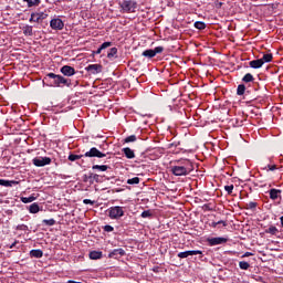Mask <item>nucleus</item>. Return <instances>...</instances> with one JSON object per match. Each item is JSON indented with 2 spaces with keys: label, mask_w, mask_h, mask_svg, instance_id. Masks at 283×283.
<instances>
[{
  "label": "nucleus",
  "mask_w": 283,
  "mask_h": 283,
  "mask_svg": "<svg viewBox=\"0 0 283 283\" xmlns=\"http://www.w3.org/2000/svg\"><path fill=\"white\" fill-rule=\"evenodd\" d=\"M170 171L174 176H189L193 171V163L189 159H179L170 167Z\"/></svg>",
  "instance_id": "1"
},
{
  "label": "nucleus",
  "mask_w": 283,
  "mask_h": 283,
  "mask_svg": "<svg viewBox=\"0 0 283 283\" xmlns=\"http://www.w3.org/2000/svg\"><path fill=\"white\" fill-rule=\"evenodd\" d=\"M43 83H46L48 87H70V85H72L71 80L54 73H48L43 78Z\"/></svg>",
  "instance_id": "2"
},
{
  "label": "nucleus",
  "mask_w": 283,
  "mask_h": 283,
  "mask_svg": "<svg viewBox=\"0 0 283 283\" xmlns=\"http://www.w3.org/2000/svg\"><path fill=\"white\" fill-rule=\"evenodd\" d=\"M83 156L85 158H105L106 155H105V153L98 150V148L92 147L84 155H74V154L69 155V160L71 163H74L76 160H81V158H83Z\"/></svg>",
  "instance_id": "3"
},
{
  "label": "nucleus",
  "mask_w": 283,
  "mask_h": 283,
  "mask_svg": "<svg viewBox=\"0 0 283 283\" xmlns=\"http://www.w3.org/2000/svg\"><path fill=\"white\" fill-rule=\"evenodd\" d=\"M108 218L111 220H120L125 216V208L120 206H113L107 209Z\"/></svg>",
  "instance_id": "4"
},
{
  "label": "nucleus",
  "mask_w": 283,
  "mask_h": 283,
  "mask_svg": "<svg viewBox=\"0 0 283 283\" xmlns=\"http://www.w3.org/2000/svg\"><path fill=\"white\" fill-rule=\"evenodd\" d=\"M119 6L127 14L136 12V8H138V3L134 0H124L119 3Z\"/></svg>",
  "instance_id": "5"
},
{
  "label": "nucleus",
  "mask_w": 283,
  "mask_h": 283,
  "mask_svg": "<svg viewBox=\"0 0 283 283\" xmlns=\"http://www.w3.org/2000/svg\"><path fill=\"white\" fill-rule=\"evenodd\" d=\"M163 52H165V48L157 46L155 49L145 50L142 53V56H145L146 59H154V56H156V54H163Z\"/></svg>",
  "instance_id": "6"
},
{
  "label": "nucleus",
  "mask_w": 283,
  "mask_h": 283,
  "mask_svg": "<svg viewBox=\"0 0 283 283\" xmlns=\"http://www.w3.org/2000/svg\"><path fill=\"white\" fill-rule=\"evenodd\" d=\"M34 167H45L52 165V158L50 157H35L32 159Z\"/></svg>",
  "instance_id": "7"
},
{
  "label": "nucleus",
  "mask_w": 283,
  "mask_h": 283,
  "mask_svg": "<svg viewBox=\"0 0 283 283\" xmlns=\"http://www.w3.org/2000/svg\"><path fill=\"white\" fill-rule=\"evenodd\" d=\"M207 242L209 247H218V244H227V242H229V239L224 237H214L208 238Z\"/></svg>",
  "instance_id": "8"
},
{
  "label": "nucleus",
  "mask_w": 283,
  "mask_h": 283,
  "mask_svg": "<svg viewBox=\"0 0 283 283\" xmlns=\"http://www.w3.org/2000/svg\"><path fill=\"white\" fill-rule=\"evenodd\" d=\"M44 19H48V13L35 12V13H31V18L29 19V21L30 23H41V21H44Z\"/></svg>",
  "instance_id": "9"
},
{
  "label": "nucleus",
  "mask_w": 283,
  "mask_h": 283,
  "mask_svg": "<svg viewBox=\"0 0 283 283\" xmlns=\"http://www.w3.org/2000/svg\"><path fill=\"white\" fill-rule=\"evenodd\" d=\"M82 180L83 182H90V185H92L93 182H101V176L90 172L88 175H83Z\"/></svg>",
  "instance_id": "10"
},
{
  "label": "nucleus",
  "mask_w": 283,
  "mask_h": 283,
  "mask_svg": "<svg viewBox=\"0 0 283 283\" xmlns=\"http://www.w3.org/2000/svg\"><path fill=\"white\" fill-rule=\"evenodd\" d=\"M50 28H52V30H63L65 28V23L61 18H54L50 21Z\"/></svg>",
  "instance_id": "11"
},
{
  "label": "nucleus",
  "mask_w": 283,
  "mask_h": 283,
  "mask_svg": "<svg viewBox=\"0 0 283 283\" xmlns=\"http://www.w3.org/2000/svg\"><path fill=\"white\" fill-rule=\"evenodd\" d=\"M85 71L88 72V74H101V72H103V65L90 64L85 67Z\"/></svg>",
  "instance_id": "12"
},
{
  "label": "nucleus",
  "mask_w": 283,
  "mask_h": 283,
  "mask_svg": "<svg viewBox=\"0 0 283 283\" xmlns=\"http://www.w3.org/2000/svg\"><path fill=\"white\" fill-rule=\"evenodd\" d=\"M190 255H202V251L200 250H188L185 252H179L177 254V258H180L181 260H185V258H189Z\"/></svg>",
  "instance_id": "13"
},
{
  "label": "nucleus",
  "mask_w": 283,
  "mask_h": 283,
  "mask_svg": "<svg viewBox=\"0 0 283 283\" xmlns=\"http://www.w3.org/2000/svg\"><path fill=\"white\" fill-rule=\"evenodd\" d=\"M60 72L64 75V76H74V74H76V70L70 65H64L61 67Z\"/></svg>",
  "instance_id": "14"
},
{
  "label": "nucleus",
  "mask_w": 283,
  "mask_h": 283,
  "mask_svg": "<svg viewBox=\"0 0 283 283\" xmlns=\"http://www.w3.org/2000/svg\"><path fill=\"white\" fill-rule=\"evenodd\" d=\"M125 255V251L123 248L114 249L112 252H109L108 258H113L114 260H118V258H123Z\"/></svg>",
  "instance_id": "15"
},
{
  "label": "nucleus",
  "mask_w": 283,
  "mask_h": 283,
  "mask_svg": "<svg viewBox=\"0 0 283 283\" xmlns=\"http://www.w3.org/2000/svg\"><path fill=\"white\" fill-rule=\"evenodd\" d=\"M269 196L272 200H277V198H280V200H282V190L272 188L269 190Z\"/></svg>",
  "instance_id": "16"
},
{
  "label": "nucleus",
  "mask_w": 283,
  "mask_h": 283,
  "mask_svg": "<svg viewBox=\"0 0 283 283\" xmlns=\"http://www.w3.org/2000/svg\"><path fill=\"white\" fill-rule=\"evenodd\" d=\"M249 65L253 70H260V67H262V65H264V61H262V59L252 60L249 62Z\"/></svg>",
  "instance_id": "17"
},
{
  "label": "nucleus",
  "mask_w": 283,
  "mask_h": 283,
  "mask_svg": "<svg viewBox=\"0 0 283 283\" xmlns=\"http://www.w3.org/2000/svg\"><path fill=\"white\" fill-rule=\"evenodd\" d=\"M122 151L129 160L136 158V154H134V150L129 147L123 148Z\"/></svg>",
  "instance_id": "18"
},
{
  "label": "nucleus",
  "mask_w": 283,
  "mask_h": 283,
  "mask_svg": "<svg viewBox=\"0 0 283 283\" xmlns=\"http://www.w3.org/2000/svg\"><path fill=\"white\" fill-rule=\"evenodd\" d=\"M14 185H19V181L0 179V186L1 187H14Z\"/></svg>",
  "instance_id": "19"
},
{
  "label": "nucleus",
  "mask_w": 283,
  "mask_h": 283,
  "mask_svg": "<svg viewBox=\"0 0 283 283\" xmlns=\"http://www.w3.org/2000/svg\"><path fill=\"white\" fill-rule=\"evenodd\" d=\"M30 258H36L38 260L43 258V251L41 249L31 250L29 253Z\"/></svg>",
  "instance_id": "20"
},
{
  "label": "nucleus",
  "mask_w": 283,
  "mask_h": 283,
  "mask_svg": "<svg viewBox=\"0 0 283 283\" xmlns=\"http://www.w3.org/2000/svg\"><path fill=\"white\" fill-rule=\"evenodd\" d=\"M107 48H112V42H104L93 54H101L103 50H107Z\"/></svg>",
  "instance_id": "21"
},
{
  "label": "nucleus",
  "mask_w": 283,
  "mask_h": 283,
  "mask_svg": "<svg viewBox=\"0 0 283 283\" xmlns=\"http://www.w3.org/2000/svg\"><path fill=\"white\" fill-rule=\"evenodd\" d=\"M93 171H107V169H111L107 165H93L92 166Z\"/></svg>",
  "instance_id": "22"
},
{
  "label": "nucleus",
  "mask_w": 283,
  "mask_h": 283,
  "mask_svg": "<svg viewBox=\"0 0 283 283\" xmlns=\"http://www.w3.org/2000/svg\"><path fill=\"white\" fill-rule=\"evenodd\" d=\"M118 54V49L116 46L109 49L107 53V59H117Z\"/></svg>",
  "instance_id": "23"
},
{
  "label": "nucleus",
  "mask_w": 283,
  "mask_h": 283,
  "mask_svg": "<svg viewBox=\"0 0 283 283\" xmlns=\"http://www.w3.org/2000/svg\"><path fill=\"white\" fill-rule=\"evenodd\" d=\"M101 258H103V252H101V251L90 252V259L91 260H101Z\"/></svg>",
  "instance_id": "24"
},
{
  "label": "nucleus",
  "mask_w": 283,
  "mask_h": 283,
  "mask_svg": "<svg viewBox=\"0 0 283 283\" xmlns=\"http://www.w3.org/2000/svg\"><path fill=\"white\" fill-rule=\"evenodd\" d=\"M24 3H27L28 8H35L41 3V0H22Z\"/></svg>",
  "instance_id": "25"
},
{
  "label": "nucleus",
  "mask_w": 283,
  "mask_h": 283,
  "mask_svg": "<svg viewBox=\"0 0 283 283\" xmlns=\"http://www.w3.org/2000/svg\"><path fill=\"white\" fill-rule=\"evenodd\" d=\"M265 233H269L270 235H276L280 233V230H277V227L270 226L268 229H265Z\"/></svg>",
  "instance_id": "26"
},
{
  "label": "nucleus",
  "mask_w": 283,
  "mask_h": 283,
  "mask_svg": "<svg viewBox=\"0 0 283 283\" xmlns=\"http://www.w3.org/2000/svg\"><path fill=\"white\" fill-rule=\"evenodd\" d=\"M22 30H23L24 36H32V34H34L32 31V25H25L23 27Z\"/></svg>",
  "instance_id": "27"
},
{
  "label": "nucleus",
  "mask_w": 283,
  "mask_h": 283,
  "mask_svg": "<svg viewBox=\"0 0 283 283\" xmlns=\"http://www.w3.org/2000/svg\"><path fill=\"white\" fill-rule=\"evenodd\" d=\"M243 83H253V81H255V78L253 77V74L251 73H247L243 77H242Z\"/></svg>",
  "instance_id": "28"
},
{
  "label": "nucleus",
  "mask_w": 283,
  "mask_h": 283,
  "mask_svg": "<svg viewBox=\"0 0 283 283\" xmlns=\"http://www.w3.org/2000/svg\"><path fill=\"white\" fill-rule=\"evenodd\" d=\"M261 61H263V65L264 63H271V61H273V54L272 53L264 54L261 57Z\"/></svg>",
  "instance_id": "29"
},
{
  "label": "nucleus",
  "mask_w": 283,
  "mask_h": 283,
  "mask_svg": "<svg viewBox=\"0 0 283 283\" xmlns=\"http://www.w3.org/2000/svg\"><path fill=\"white\" fill-rule=\"evenodd\" d=\"M244 92H247V86L244 84H240L237 88V95L244 96Z\"/></svg>",
  "instance_id": "30"
},
{
  "label": "nucleus",
  "mask_w": 283,
  "mask_h": 283,
  "mask_svg": "<svg viewBox=\"0 0 283 283\" xmlns=\"http://www.w3.org/2000/svg\"><path fill=\"white\" fill-rule=\"evenodd\" d=\"M34 200H36V197L34 196L21 198V202H23L24 205H30V202H34Z\"/></svg>",
  "instance_id": "31"
},
{
  "label": "nucleus",
  "mask_w": 283,
  "mask_h": 283,
  "mask_svg": "<svg viewBox=\"0 0 283 283\" xmlns=\"http://www.w3.org/2000/svg\"><path fill=\"white\" fill-rule=\"evenodd\" d=\"M250 268H251V264H249V262L247 261L239 262V269H241L242 271H249Z\"/></svg>",
  "instance_id": "32"
},
{
  "label": "nucleus",
  "mask_w": 283,
  "mask_h": 283,
  "mask_svg": "<svg viewBox=\"0 0 283 283\" xmlns=\"http://www.w3.org/2000/svg\"><path fill=\"white\" fill-rule=\"evenodd\" d=\"M41 209L39 208V203L34 202L29 207L30 213H39Z\"/></svg>",
  "instance_id": "33"
},
{
  "label": "nucleus",
  "mask_w": 283,
  "mask_h": 283,
  "mask_svg": "<svg viewBox=\"0 0 283 283\" xmlns=\"http://www.w3.org/2000/svg\"><path fill=\"white\" fill-rule=\"evenodd\" d=\"M42 224H45L46 227H54V224H56V220H54V219H44V220H42Z\"/></svg>",
  "instance_id": "34"
},
{
  "label": "nucleus",
  "mask_w": 283,
  "mask_h": 283,
  "mask_svg": "<svg viewBox=\"0 0 283 283\" xmlns=\"http://www.w3.org/2000/svg\"><path fill=\"white\" fill-rule=\"evenodd\" d=\"M195 28L197 30H205L207 28V24L202 21H197V22H195Z\"/></svg>",
  "instance_id": "35"
},
{
  "label": "nucleus",
  "mask_w": 283,
  "mask_h": 283,
  "mask_svg": "<svg viewBox=\"0 0 283 283\" xmlns=\"http://www.w3.org/2000/svg\"><path fill=\"white\" fill-rule=\"evenodd\" d=\"M265 171H275V169H277V165L275 164H268L264 168Z\"/></svg>",
  "instance_id": "36"
},
{
  "label": "nucleus",
  "mask_w": 283,
  "mask_h": 283,
  "mask_svg": "<svg viewBox=\"0 0 283 283\" xmlns=\"http://www.w3.org/2000/svg\"><path fill=\"white\" fill-rule=\"evenodd\" d=\"M139 184H140V178H138V177L127 179V185H139Z\"/></svg>",
  "instance_id": "37"
},
{
  "label": "nucleus",
  "mask_w": 283,
  "mask_h": 283,
  "mask_svg": "<svg viewBox=\"0 0 283 283\" xmlns=\"http://www.w3.org/2000/svg\"><path fill=\"white\" fill-rule=\"evenodd\" d=\"M137 137L136 135H130L124 139V143H136Z\"/></svg>",
  "instance_id": "38"
},
{
  "label": "nucleus",
  "mask_w": 283,
  "mask_h": 283,
  "mask_svg": "<svg viewBox=\"0 0 283 283\" xmlns=\"http://www.w3.org/2000/svg\"><path fill=\"white\" fill-rule=\"evenodd\" d=\"M224 191H227L228 196H231L233 193V185L224 186Z\"/></svg>",
  "instance_id": "39"
},
{
  "label": "nucleus",
  "mask_w": 283,
  "mask_h": 283,
  "mask_svg": "<svg viewBox=\"0 0 283 283\" xmlns=\"http://www.w3.org/2000/svg\"><path fill=\"white\" fill-rule=\"evenodd\" d=\"M248 209H256L258 208V202L255 201H250L248 205H247Z\"/></svg>",
  "instance_id": "40"
},
{
  "label": "nucleus",
  "mask_w": 283,
  "mask_h": 283,
  "mask_svg": "<svg viewBox=\"0 0 283 283\" xmlns=\"http://www.w3.org/2000/svg\"><path fill=\"white\" fill-rule=\"evenodd\" d=\"M142 218H151V211L150 210H145L142 212Z\"/></svg>",
  "instance_id": "41"
},
{
  "label": "nucleus",
  "mask_w": 283,
  "mask_h": 283,
  "mask_svg": "<svg viewBox=\"0 0 283 283\" xmlns=\"http://www.w3.org/2000/svg\"><path fill=\"white\" fill-rule=\"evenodd\" d=\"M28 226H25V224H19V226H17V231H28Z\"/></svg>",
  "instance_id": "42"
},
{
  "label": "nucleus",
  "mask_w": 283,
  "mask_h": 283,
  "mask_svg": "<svg viewBox=\"0 0 283 283\" xmlns=\"http://www.w3.org/2000/svg\"><path fill=\"white\" fill-rule=\"evenodd\" d=\"M103 230H104L106 233H112V231H114V227H112V226H104V227H103Z\"/></svg>",
  "instance_id": "43"
},
{
  "label": "nucleus",
  "mask_w": 283,
  "mask_h": 283,
  "mask_svg": "<svg viewBox=\"0 0 283 283\" xmlns=\"http://www.w3.org/2000/svg\"><path fill=\"white\" fill-rule=\"evenodd\" d=\"M83 203L84 205H94V201H92V199H84Z\"/></svg>",
  "instance_id": "44"
},
{
  "label": "nucleus",
  "mask_w": 283,
  "mask_h": 283,
  "mask_svg": "<svg viewBox=\"0 0 283 283\" xmlns=\"http://www.w3.org/2000/svg\"><path fill=\"white\" fill-rule=\"evenodd\" d=\"M235 127H242V120L235 119Z\"/></svg>",
  "instance_id": "45"
},
{
  "label": "nucleus",
  "mask_w": 283,
  "mask_h": 283,
  "mask_svg": "<svg viewBox=\"0 0 283 283\" xmlns=\"http://www.w3.org/2000/svg\"><path fill=\"white\" fill-rule=\"evenodd\" d=\"M217 224H223V227H227V221H223V220H220V221H217Z\"/></svg>",
  "instance_id": "46"
},
{
  "label": "nucleus",
  "mask_w": 283,
  "mask_h": 283,
  "mask_svg": "<svg viewBox=\"0 0 283 283\" xmlns=\"http://www.w3.org/2000/svg\"><path fill=\"white\" fill-rule=\"evenodd\" d=\"M210 227H212V229H216V227H218V222L210 223Z\"/></svg>",
  "instance_id": "47"
},
{
  "label": "nucleus",
  "mask_w": 283,
  "mask_h": 283,
  "mask_svg": "<svg viewBox=\"0 0 283 283\" xmlns=\"http://www.w3.org/2000/svg\"><path fill=\"white\" fill-rule=\"evenodd\" d=\"M14 247H17V241H14V242L10 245V249H14Z\"/></svg>",
  "instance_id": "48"
},
{
  "label": "nucleus",
  "mask_w": 283,
  "mask_h": 283,
  "mask_svg": "<svg viewBox=\"0 0 283 283\" xmlns=\"http://www.w3.org/2000/svg\"><path fill=\"white\" fill-rule=\"evenodd\" d=\"M249 255H251V252H245V253L243 254V258H249Z\"/></svg>",
  "instance_id": "49"
},
{
  "label": "nucleus",
  "mask_w": 283,
  "mask_h": 283,
  "mask_svg": "<svg viewBox=\"0 0 283 283\" xmlns=\"http://www.w3.org/2000/svg\"><path fill=\"white\" fill-rule=\"evenodd\" d=\"M280 220H281V227H283V216L280 217Z\"/></svg>",
  "instance_id": "50"
},
{
  "label": "nucleus",
  "mask_w": 283,
  "mask_h": 283,
  "mask_svg": "<svg viewBox=\"0 0 283 283\" xmlns=\"http://www.w3.org/2000/svg\"><path fill=\"white\" fill-rule=\"evenodd\" d=\"M109 155V153H106L105 156Z\"/></svg>",
  "instance_id": "51"
},
{
  "label": "nucleus",
  "mask_w": 283,
  "mask_h": 283,
  "mask_svg": "<svg viewBox=\"0 0 283 283\" xmlns=\"http://www.w3.org/2000/svg\"><path fill=\"white\" fill-rule=\"evenodd\" d=\"M282 232H283V229H282Z\"/></svg>",
  "instance_id": "52"
}]
</instances>
